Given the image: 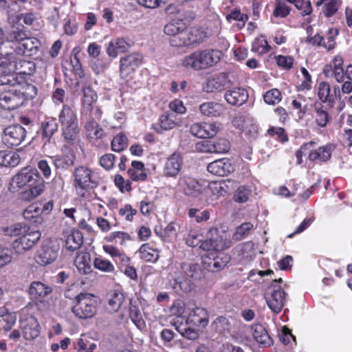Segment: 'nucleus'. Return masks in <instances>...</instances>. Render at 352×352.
I'll use <instances>...</instances> for the list:
<instances>
[{"mask_svg": "<svg viewBox=\"0 0 352 352\" xmlns=\"http://www.w3.org/2000/svg\"><path fill=\"white\" fill-rule=\"evenodd\" d=\"M252 192L249 186L245 185L240 186L235 192L234 199L238 203L246 202Z\"/></svg>", "mask_w": 352, "mask_h": 352, "instance_id": "774afa93", "label": "nucleus"}, {"mask_svg": "<svg viewBox=\"0 0 352 352\" xmlns=\"http://www.w3.org/2000/svg\"><path fill=\"white\" fill-rule=\"evenodd\" d=\"M208 236L201 243V250L219 252L230 247V242L223 237L217 228H211L208 232Z\"/></svg>", "mask_w": 352, "mask_h": 352, "instance_id": "1a4fd4ad", "label": "nucleus"}, {"mask_svg": "<svg viewBox=\"0 0 352 352\" xmlns=\"http://www.w3.org/2000/svg\"><path fill=\"white\" fill-rule=\"evenodd\" d=\"M267 134L276 139L277 141L285 143L288 141V135L283 127L270 126L267 131Z\"/></svg>", "mask_w": 352, "mask_h": 352, "instance_id": "680f3d73", "label": "nucleus"}, {"mask_svg": "<svg viewBox=\"0 0 352 352\" xmlns=\"http://www.w3.org/2000/svg\"><path fill=\"white\" fill-rule=\"evenodd\" d=\"M21 161L16 152L0 151V166L15 167Z\"/></svg>", "mask_w": 352, "mask_h": 352, "instance_id": "79ce46f5", "label": "nucleus"}, {"mask_svg": "<svg viewBox=\"0 0 352 352\" xmlns=\"http://www.w3.org/2000/svg\"><path fill=\"white\" fill-rule=\"evenodd\" d=\"M186 30V25L184 23H182L179 19H176L167 23L164 28V32L166 34L170 36L171 37L182 30Z\"/></svg>", "mask_w": 352, "mask_h": 352, "instance_id": "864d4df0", "label": "nucleus"}, {"mask_svg": "<svg viewBox=\"0 0 352 352\" xmlns=\"http://www.w3.org/2000/svg\"><path fill=\"white\" fill-rule=\"evenodd\" d=\"M137 214V209L133 208L129 204H124L118 210L119 217L126 222H132Z\"/></svg>", "mask_w": 352, "mask_h": 352, "instance_id": "603ef678", "label": "nucleus"}, {"mask_svg": "<svg viewBox=\"0 0 352 352\" xmlns=\"http://www.w3.org/2000/svg\"><path fill=\"white\" fill-rule=\"evenodd\" d=\"M36 67H30V72L26 73L28 74V78H26L23 82L18 83L15 89L20 98H22V103L24 104L25 101L32 100L37 96V88L35 85L30 83L32 81V76L35 71Z\"/></svg>", "mask_w": 352, "mask_h": 352, "instance_id": "2eb2a0df", "label": "nucleus"}, {"mask_svg": "<svg viewBox=\"0 0 352 352\" xmlns=\"http://www.w3.org/2000/svg\"><path fill=\"white\" fill-rule=\"evenodd\" d=\"M248 91L243 87H236L225 92L224 98L232 105L241 106L248 99Z\"/></svg>", "mask_w": 352, "mask_h": 352, "instance_id": "c85d7f7f", "label": "nucleus"}, {"mask_svg": "<svg viewBox=\"0 0 352 352\" xmlns=\"http://www.w3.org/2000/svg\"><path fill=\"white\" fill-rule=\"evenodd\" d=\"M302 78L300 84L296 86L298 91H309L312 88L311 76L305 67H301Z\"/></svg>", "mask_w": 352, "mask_h": 352, "instance_id": "052dcab7", "label": "nucleus"}, {"mask_svg": "<svg viewBox=\"0 0 352 352\" xmlns=\"http://www.w3.org/2000/svg\"><path fill=\"white\" fill-rule=\"evenodd\" d=\"M225 110L223 104L215 102H206L200 104L201 113L207 117H219Z\"/></svg>", "mask_w": 352, "mask_h": 352, "instance_id": "f704fd0d", "label": "nucleus"}, {"mask_svg": "<svg viewBox=\"0 0 352 352\" xmlns=\"http://www.w3.org/2000/svg\"><path fill=\"white\" fill-rule=\"evenodd\" d=\"M28 78L26 72H11L8 67H0V85H11L16 87L18 83L23 82Z\"/></svg>", "mask_w": 352, "mask_h": 352, "instance_id": "b1692460", "label": "nucleus"}, {"mask_svg": "<svg viewBox=\"0 0 352 352\" xmlns=\"http://www.w3.org/2000/svg\"><path fill=\"white\" fill-rule=\"evenodd\" d=\"M28 230H30V227L25 224L18 223L4 228L3 232L6 236L19 237Z\"/></svg>", "mask_w": 352, "mask_h": 352, "instance_id": "6e6d98bb", "label": "nucleus"}, {"mask_svg": "<svg viewBox=\"0 0 352 352\" xmlns=\"http://www.w3.org/2000/svg\"><path fill=\"white\" fill-rule=\"evenodd\" d=\"M186 322L195 327L205 328L209 322V314L206 309L196 307L189 312Z\"/></svg>", "mask_w": 352, "mask_h": 352, "instance_id": "4be33fe9", "label": "nucleus"}, {"mask_svg": "<svg viewBox=\"0 0 352 352\" xmlns=\"http://www.w3.org/2000/svg\"><path fill=\"white\" fill-rule=\"evenodd\" d=\"M264 102L270 105L278 104L283 98L280 91L276 88L267 91L263 96Z\"/></svg>", "mask_w": 352, "mask_h": 352, "instance_id": "5fc2aeb1", "label": "nucleus"}, {"mask_svg": "<svg viewBox=\"0 0 352 352\" xmlns=\"http://www.w3.org/2000/svg\"><path fill=\"white\" fill-rule=\"evenodd\" d=\"M336 148L332 143L318 146L317 142L314 140L304 142L295 153L296 164L301 165L303 163V156H307V160L314 165L325 164L331 159Z\"/></svg>", "mask_w": 352, "mask_h": 352, "instance_id": "f03ea898", "label": "nucleus"}, {"mask_svg": "<svg viewBox=\"0 0 352 352\" xmlns=\"http://www.w3.org/2000/svg\"><path fill=\"white\" fill-rule=\"evenodd\" d=\"M130 48V44L123 38H117L109 43L107 54L111 57L117 56L118 53H123Z\"/></svg>", "mask_w": 352, "mask_h": 352, "instance_id": "a19ab883", "label": "nucleus"}, {"mask_svg": "<svg viewBox=\"0 0 352 352\" xmlns=\"http://www.w3.org/2000/svg\"><path fill=\"white\" fill-rule=\"evenodd\" d=\"M23 216L29 223L35 226L43 222V217L41 214L38 202H34L29 205L23 210Z\"/></svg>", "mask_w": 352, "mask_h": 352, "instance_id": "7c9ffc66", "label": "nucleus"}, {"mask_svg": "<svg viewBox=\"0 0 352 352\" xmlns=\"http://www.w3.org/2000/svg\"><path fill=\"white\" fill-rule=\"evenodd\" d=\"M184 165V160L179 152L175 151L168 157L163 166V176L167 178H177Z\"/></svg>", "mask_w": 352, "mask_h": 352, "instance_id": "ddd939ff", "label": "nucleus"}, {"mask_svg": "<svg viewBox=\"0 0 352 352\" xmlns=\"http://www.w3.org/2000/svg\"><path fill=\"white\" fill-rule=\"evenodd\" d=\"M143 63V56L139 53H132L120 59V66H138Z\"/></svg>", "mask_w": 352, "mask_h": 352, "instance_id": "4d7b16f0", "label": "nucleus"}, {"mask_svg": "<svg viewBox=\"0 0 352 352\" xmlns=\"http://www.w3.org/2000/svg\"><path fill=\"white\" fill-rule=\"evenodd\" d=\"M215 272L221 271L230 261V256L223 252H214Z\"/></svg>", "mask_w": 352, "mask_h": 352, "instance_id": "e2e57ef3", "label": "nucleus"}, {"mask_svg": "<svg viewBox=\"0 0 352 352\" xmlns=\"http://www.w3.org/2000/svg\"><path fill=\"white\" fill-rule=\"evenodd\" d=\"M315 94L319 102L333 108L336 101L341 98L340 88L338 85L331 86L326 81L318 82L315 86Z\"/></svg>", "mask_w": 352, "mask_h": 352, "instance_id": "0eeeda50", "label": "nucleus"}, {"mask_svg": "<svg viewBox=\"0 0 352 352\" xmlns=\"http://www.w3.org/2000/svg\"><path fill=\"white\" fill-rule=\"evenodd\" d=\"M28 189L19 193V198L31 201L40 195L45 188V182L35 168H23L12 179L10 189L16 191L23 188Z\"/></svg>", "mask_w": 352, "mask_h": 352, "instance_id": "f257e3e1", "label": "nucleus"}, {"mask_svg": "<svg viewBox=\"0 0 352 352\" xmlns=\"http://www.w3.org/2000/svg\"><path fill=\"white\" fill-rule=\"evenodd\" d=\"M52 160L56 169L67 170L74 165L76 155L74 151H68L52 157Z\"/></svg>", "mask_w": 352, "mask_h": 352, "instance_id": "473e14b6", "label": "nucleus"}, {"mask_svg": "<svg viewBox=\"0 0 352 352\" xmlns=\"http://www.w3.org/2000/svg\"><path fill=\"white\" fill-rule=\"evenodd\" d=\"M80 113L82 116H86L88 120L94 119L97 120H100L103 113L101 108L96 105V103L81 107Z\"/></svg>", "mask_w": 352, "mask_h": 352, "instance_id": "49530a36", "label": "nucleus"}, {"mask_svg": "<svg viewBox=\"0 0 352 352\" xmlns=\"http://www.w3.org/2000/svg\"><path fill=\"white\" fill-rule=\"evenodd\" d=\"M237 80L238 77L233 72H222L208 78L204 85V89L208 93L221 91Z\"/></svg>", "mask_w": 352, "mask_h": 352, "instance_id": "6e6552de", "label": "nucleus"}, {"mask_svg": "<svg viewBox=\"0 0 352 352\" xmlns=\"http://www.w3.org/2000/svg\"><path fill=\"white\" fill-rule=\"evenodd\" d=\"M40 238L41 233L38 231H31L30 229L12 242V248L15 253L23 254L32 249Z\"/></svg>", "mask_w": 352, "mask_h": 352, "instance_id": "9b49d317", "label": "nucleus"}, {"mask_svg": "<svg viewBox=\"0 0 352 352\" xmlns=\"http://www.w3.org/2000/svg\"><path fill=\"white\" fill-rule=\"evenodd\" d=\"M39 47L40 41L37 38L28 36L19 46L15 47L14 52L30 56L37 53Z\"/></svg>", "mask_w": 352, "mask_h": 352, "instance_id": "c756f323", "label": "nucleus"}, {"mask_svg": "<svg viewBox=\"0 0 352 352\" xmlns=\"http://www.w3.org/2000/svg\"><path fill=\"white\" fill-rule=\"evenodd\" d=\"M254 339L261 347H268L273 344L272 338L267 330L261 324H254L251 327Z\"/></svg>", "mask_w": 352, "mask_h": 352, "instance_id": "2f4dec72", "label": "nucleus"}, {"mask_svg": "<svg viewBox=\"0 0 352 352\" xmlns=\"http://www.w3.org/2000/svg\"><path fill=\"white\" fill-rule=\"evenodd\" d=\"M28 36L25 32L22 30L17 28L12 30L9 34L7 41L0 43V55L6 56V58L10 60V64H11L12 63L11 59L14 57V54L12 52L3 51V47H6L10 42H17V46H19Z\"/></svg>", "mask_w": 352, "mask_h": 352, "instance_id": "a878e982", "label": "nucleus"}, {"mask_svg": "<svg viewBox=\"0 0 352 352\" xmlns=\"http://www.w3.org/2000/svg\"><path fill=\"white\" fill-rule=\"evenodd\" d=\"M203 276V271L198 263H183L176 274L173 288L177 293H188L192 289L193 282Z\"/></svg>", "mask_w": 352, "mask_h": 352, "instance_id": "7ed1b4c3", "label": "nucleus"}, {"mask_svg": "<svg viewBox=\"0 0 352 352\" xmlns=\"http://www.w3.org/2000/svg\"><path fill=\"white\" fill-rule=\"evenodd\" d=\"M113 183L122 193H130L133 190L131 179H125L120 174H116L114 175Z\"/></svg>", "mask_w": 352, "mask_h": 352, "instance_id": "8fccbe9b", "label": "nucleus"}, {"mask_svg": "<svg viewBox=\"0 0 352 352\" xmlns=\"http://www.w3.org/2000/svg\"><path fill=\"white\" fill-rule=\"evenodd\" d=\"M333 76L338 82H343L346 78L352 80V67H333Z\"/></svg>", "mask_w": 352, "mask_h": 352, "instance_id": "bf43d9fd", "label": "nucleus"}, {"mask_svg": "<svg viewBox=\"0 0 352 352\" xmlns=\"http://www.w3.org/2000/svg\"><path fill=\"white\" fill-rule=\"evenodd\" d=\"M74 264L78 272L81 274H89L92 272L91 256L87 252L78 254Z\"/></svg>", "mask_w": 352, "mask_h": 352, "instance_id": "58836bf2", "label": "nucleus"}, {"mask_svg": "<svg viewBox=\"0 0 352 352\" xmlns=\"http://www.w3.org/2000/svg\"><path fill=\"white\" fill-rule=\"evenodd\" d=\"M82 107L97 102L98 95L90 85L84 86L82 87Z\"/></svg>", "mask_w": 352, "mask_h": 352, "instance_id": "13d9d810", "label": "nucleus"}, {"mask_svg": "<svg viewBox=\"0 0 352 352\" xmlns=\"http://www.w3.org/2000/svg\"><path fill=\"white\" fill-rule=\"evenodd\" d=\"M293 3L295 7L300 11L302 16L310 14L312 12L311 3L309 0H286Z\"/></svg>", "mask_w": 352, "mask_h": 352, "instance_id": "69168bd1", "label": "nucleus"}, {"mask_svg": "<svg viewBox=\"0 0 352 352\" xmlns=\"http://www.w3.org/2000/svg\"><path fill=\"white\" fill-rule=\"evenodd\" d=\"M140 257L145 262L155 263L159 259L160 252L151 243L142 244L138 250Z\"/></svg>", "mask_w": 352, "mask_h": 352, "instance_id": "e433bc0d", "label": "nucleus"}, {"mask_svg": "<svg viewBox=\"0 0 352 352\" xmlns=\"http://www.w3.org/2000/svg\"><path fill=\"white\" fill-rule=\"evenodd\" d=\"M265 299L269 308L274 313L281 311L285 303V292L281 285H270L265 294Z\"/></svg>", "mask_w": 352, "mask_h": 352, "instance_id": "9d476101", "label": "nucleus"}, {"mask_svg": "<svg viewBox=\"0 0 352 352\" xmlns=\"http://www.w3.org/2000/svg\"><path fill=\"white\" fill-rule=\"evenodd\" d=\"M30 300L36 305L45 302V298L52 293V288L41 281H33L28 287Z\"/></svg>", "mask_w": 352, "mask_h": 352, "instance_id": "dca6fc26", "label": "nucleus"}, {"mask_svg": "<svg viewBox=\"0 0 352 352\" xmlns=\"http://www.w3.org/2000/svg\"><path fill=\"white\" fill-rule=\"evenodd\" d=\"M177 185L186 196L191 197H198L205 190L198 180L186 175L179 178Z\"/></svg>", "mask_w": 352, "mask_h": 352, "instance_id": "4468645a", "label": "nucleus"}, {"mask_svg": "<svg viewBox=\"0 0 352 352\" xmlns=\"http://www.w3.org/2000/svg\"><path fill=\"white\" fill-rule=\"evenodd\" d=\"M313 108L314 118L316 125L320 128L326 127L332 121L331 116L329 112L331 108L327 107V104L319 102H315Z\"/></svg>", "mask_w": 352, "mask_h": 352, "instance_id": "393cba45", "label": "nucleus"}, {"mask_svg": "<svg viewBox=\"0 0 352 352\" xmlns=\"http://www.w3.org/2000/svg\"><path fill=\"white\" fill-rule=\"evenodd\" d=\"M188 214L190 219H195V221L197 223L208 221L210 216V212L208 210L200 211L195 208H190Z\"/></svg>", "mask_w": 352, "mask_h": 352, "instance_id": "0e129e2a", "label": "nucleus"}, {"mask_svg": "<svg viewBox=\"0 0 352 352\" xmlns=\"http://www.w3.org/2000/svg\"><path fill=\"white\" fill-rule=\"evenodd\" d=\"M129 318L132 322L140 330H142L146 327V323L144 320L141 311L137 305H133L130 302L129 308Z\"/></svg>", "mask_w": 352, "mask_h": 352, "instance_id": "c03bdc74", "label": "nucleus"}, {"mask_svg": "<svg viewBox=\"0 0 352 352\" xmlns=\"http://www.w3.org/2000/svg\"><path fill=\"white\" fill-rule=\"evenodd\" d=\"M131 237L130 234L123 231H115L104 236V240L108 243L115 242L120 245H124L125 243L130 241Z\"/></svg>", "mask_w": 352, "mask_h": 352, "instance_id": "09e8293b", "label": "nucleus"}, {"mask_svg": "<svg viewBox=\"0 0 352 352\" xmlns=\"http://www.w3.org/2000/svg\"><path fill=\"white\" fill-rule=\"evenodd\" d=\"M20 327L23 331V337L27 340H31L37 338L40 333V326L37 319L32 316H27L20 320Z\"/></svg>", "mask_w": 352, "mask_h": 352, "instance_id": "aec40b11", "label": "nucleus"}, {"mask_svg": "<svg viewBox=\"0 0 352 352\" xmlns=\"http://www.w3.org/2000/svg\"><path fill=\"white\" fill-rule=\"evenodd\" d=\"M62 135L64 141L73 146L79 142L80 127L78 123L61 126Z\"/></svg>", "mask_w": 352, "mask_h": 352, "instance_id": "72a5a7b5", "label": "nucleus"}, {"mask_svg": "<svg viewBox=\"0 0 352 352\" xmlns=\"http://www.w3.org/2000/svg\"><path fill=\"white\" fill-rule=\"evenodd\" d=\"M125 300L124 293L118 289L111 291L108 294V305L113 311H117Z\"/></svg>", "mask_w": 352, "mask_h": 352, "instance_id": "37998d69", "label": "nucleus"}, {"mask_svg": "<svg viewBox=\"0 0 352 352\" xmlns=\"http://www.w3.org/2000/svg\"><path fill=\"white\" fill-rule=\"evenodd\" d=\"M26 136V130L19 124L9 126L5 129L2 136L3 143L9 148L21 144Z\"/></svg>", "mask_w": 352, "mask_h": 352, "instance_id": "f8f14e48", "label": "nucleus"}, {"mask_svg": "<svg viewBox=\"0 0 352 352\" xmlns=\"http://www.w3.org/2000/svg\"><path fill=\"white\" fill-rule=\"evenodd\" d=\"M21 98L15 87L2 91L0 94V108L8 111L16 109L23 104Z\"/></svg>", "mask_w": 352, "mask_h": 352, "instance_id": "6ab92c4d", "label": "nucleus"}, {"mask_svg": "<svg viewBox=\"0 0 352 352\" xmlns=\"http://www.w3.org/2000/svg\"><path fill=\"white\" fill-rule=\"evenodd\" d=\"M83 243V235L78 230H73L67 235L65 239V248L67 250L74 252L78 250Z\"/></svg>", "mask_w": 352, "mask_h": 352, "instance_id": "ea45409f", "label": "nucleus"}, {"mask_svg": "<svg viewBox=\"0 0 352 352\" xmlns=\"http://www.w3.org/2000/svg\"><path fill=\"white\" fill-rule=\"evenodd\" d=\"M58 118L61 126L78 122L74 108L69 104L63 105Z\"/></svg>", "mask_w": 352, "mask_h": 352, "instance_id": "c9c22d12", "label": "nucleus"}, {"mask_svg": "<svg viewBox=\"0 0 352 352\" xmlns=\"http://www.w3.org/2000/svg\"><path fill=\"white\" fill-rule=\"evenodd\" d=\"M127 145L128 138L122 132L115 135L111 142V149L115 152L122 151L127 147Z\"/></svg>", "mask_w": 352, "mask_h": 352, "instance_id": "3c124183", "label": "nucleus"}, {"mask_svg": "<svg viewBox=\"0 0 352 352\" xmlns=\"http://www.w3.org/2000/svg\"><path fill=\"white\" fill-rule=\"evenodd\" d=\"M102 249L106 254L112 258L120 270H122L124 266H128V264H131V258L126 255L123 250L108 244L103 245Z\"/></svg>", "mask_w": 352, "mask_h": 352, "instance_id": "5701e85b", "label": "nucleus"}, {"mask_svg": "<svg viewBox=\"0 0 352 352\" xmlns=\"http://www.w3.org/2000/svg\"><path fill=\"white\" fill-rule=\"evenodd\" d=\"M158 124V126L153 124L152 129L156 133L161 134L164 131H169L177 126L179 122L174 113L166 111L160 116Z\"/></svg>", "mask_w": 352, "mask_h": 352, "instance_id": "cd10ccee", "label": "nucleus"}, {"mask_svg": "<svg viewBox=\"0 0 352 352\" xmlns=\"http://www.w3.org/2000/svg\"><path fill=\"white\" fill-rule=\"evenodd\" d=\"M219 129L217 122H196L190 126L191 134L199 138H210L216 135Z\"/></svg>", "mask_w": 352, "mask_h": 352, "instance_id": "f3484780", "label": "nucleus"}, {"mask_svg": "<svg viewBox=\"0 0 352 352\" xmlns=\"http://www.w3.org/2000/svg\"><path fill=\"white\" fill-rule=\"evenodd\" d=\"M58 129V124L55 119L46 120L41 123V130L42 138L45 142H49L54 133Z\"/></svg>", "mask_w": 352, "mask_h": 352, "instance_id": "a18cd8bd", "label": "nucleus"}, {"mask_svg": "<svg viewBox=\"0 0 352 352\" xmlns=\"http://www.w3.org/2000/svg\"><path fill=\"white\" fill-rule=\"evenodd\" d=\"M63 69L65 78L71 81L78 80L85 76L83 67H63Z\"/></svg>", "mask_w": 352, "mask_h": 352, "instance_id": "338daca9", "label": "nucleus"}, {"mask_svg": "<svg viewBox=\"0 0 352 352\" xmlns=\"http://www.w3.org/2000/svg\"><path fill=\"white\" fill-rule=\"evenodd\" d=\"M58 247L44 244L37 252L36 262L41 265H46L53 263L58 256Z\"/></svg>", "mask_w": 352, "mask_h": 352, "instance_id": "bb28decb", "label": "nucleus"}, {"mask_svg": "<svg viewBox=\"0 0 352 352\" xmlns=\"http://www.w3.org/2000/svg\"><path fill=\"white\" fill-rule=\"evenodd\" d=\"M97 297L89 293H80L74 300L72 311L74 316L82 320L94 317L98 311Z\"/></svg>", "mask_w": 352, "mask_h": 352, "instance_id": "39448f33", "label": "nucleus"}, {"mask_svg": "<svg viewBox=\"0 0 352 352\" xmlns=\"http://www.w3.org/2000/svg\"><path fill=\"white\" fill-rule=\"evenodd\" d=\"M84 130L88 141L96 144L106 137L107 133L97 120L89 119L84 124Z\"/></svg>", "mask_w": 352, "mask_h": 352, "instance_id": "a211bd4d", "label": "nucleus"}, {"mask_svg": "<svg viewBox=\"0 0 352 352\" xmlns=\"http://www.w3.org/2000/svg\"><path fill=\"white\" fill-rule=\"evenodd\" d=\"M207 170L214 175L223 177L233 173L234 166L230 159L222 158L209 163Z\"/></svg>", "mask_w": 352, "mask_h": 352, "instance_id": "412c9836", "label": "nucleus"}, {"mask_svg": "<svg viewBox=\"0 0 352 352\" xmlns=\"http://www.w3.org/2000/svg\"><path fill=\"white\" fill-rule=\"evenodd\" d=\"M222 52L220 50L207 49L197 51L186 56L184 60V66H214L221 60Z\"/></svg>", "mask_w": 352, "mask_h": 352, "instance_id": "423d86ee", "label": "nucleus"}, {"mask_svg": "<svg viewBox=\"0 0 352 352\" xmlns=\"http://www.w3.org/2000/svg\"><path fill=\"white\" fill-rule=\"evenodd\" d=\"M72 177L73 186L80 197H85L89 190L96 188L100 184L99 177L87 166L81 165L75 168Z\"/></svg>", "mask_w": 352, "mask_h": 352, "instance_id": "20e7f679", "label": "nucleus"}, {"mask_svg": "<svg viewBox=\"0 0 352 352\" xmlns=\"http://www.w3.org/2000/svg\"><path fill=\"white\" fill-rule=\"evenodd\" d=\"M187 34L189 45L201 44L210 37L207 30L199 27L191 28L187 31Z\"/></svg>", "mask_w": 352, "mask_h": 352, "instance_id": "4c0bfd02", "label": "nucleus"}, {"mask_svg": "<svg viewBox=\"0 0 352 352\" xmlns=\"http://www.w3.org/2000/svg\"><path fill=\"white\" fill-rule=\"evenodd\" d=\"M93 265L94 268L102 272L112 273L115 270V267L111 261L102 256L95 257Z\"/></svg>", "mask_w": 352, "mask_h": 352, "instance_id": "de8ad7c7", "label": "nucleus"}]
</instances>
